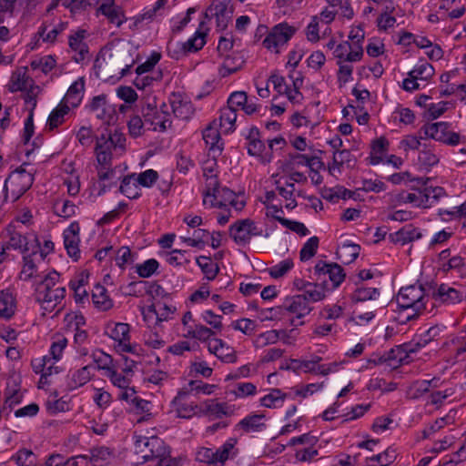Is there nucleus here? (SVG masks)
Wrapping results in <instances>:
<instances>
[{"label": "nucleus", "instance_id": "nucleus-18", "mask_svg": "<svg viewBox=\"0 0 466 466\" xmlns=\"http://www.w3.org/2000/svg\"><path fill=\"white\" fill-rule=\"evenodd\" d=\"M274 439H275V437L272 436L270 439V443L267 444L264 447V457L269 456V457L273 458L274 455L283 451L286 446L304 447L307 445H316L319 441L318 437L312 435L310 432L304 433L300 436L291 438L286 445L274 442Z\"/></svg>", "mask_w": 466, "mask_h": 466}, {"label": "nucleus", "instance_id": "nucleus-6", "mask_svg": "<svg viewBox=\"0 0 466 466\" xmlns=\"http://www.w3.org/2000/svg\"><path fill=\"white\" fill-rule=\"evenodd\" d=\"M67 346V339L62 335H56L50 346L49 355H45L32 360V368L43 379L58 372L55 364L63 357V352Z\"/></svg>", "mask_w": 466, "mask_h": 466}, {"label": "nucleus", "instance_id": "nucleus-21", "mask_svg": "<svg viewBox=\"0 0 466 466\" xmlns=\"http://www.w3.org/2000/svg\"><path fill=\"white\" fill-rule=\"evenodd\" d=\"M37 299L40 303L43 314L53 312L66 297L65 288H56L50 290H37Z\"/></svg>", "mask_w": 466, "mask_h": 466}, {"label": "nucleus", "instance_id": "nucleus-9", "mask_svg": "<svg viewBox=\"0 0 466 466\" xmlns=\"http://www.w3.org/2000/svg\"><path fill=\"white\" fill-rule=\"evenodd\" d=\"M32 172L23 167L13 171L5 179L4 190L6 200L16 201L33 184Z\"/></svg>", "mask_w": 466, "mask_h": 466}, {"label": "nucleus", "instance_id": "nucleus-29", "mask_svg": "<svg viewBox=\"0 0 466 466\" xmlns=\"http://www.w3.org/2000/svg\"><path fill=\"white\" fill-rule=\"evenodd\" d=\"M270 181L276 186L279 195L285 199L286 208L293 209L297 206L296 201L292 198L293 184L288 181L286 176H279V174L272 175Z\"/></svg>", "mask_w": 466, "mask_h": 466}, {"label": "nucleus", "instance_id": "nucleus-58", "mask_svg": "<svg viewBox=\"0 0 466 466\" xmlns=\"http://www.w3.org/2000/svg\"><path fill=\"white\" fill-rule=\"evenodd\" d=\"M17 466H35L37 461V456L33 451L22 448L19 449L12 457Z\"/></svg>", "mask_w": 466, "mask_h": 466}, {"label": "nucleus", "instance_id": "nucleus-11", "mask_svg": "<svg viewBox=\"0 0 466 466\" xmlns=\"http://www.w3.org/2000/svg\"><path fill=\"white\" fill-rule=\"evenodd\" d=\"M439 387V380H422L414 382L409 389L408 394L410 398L419 399L424 394L431 392L430 399L431 404H447L444 400L452 394L451 390H445L443 392L435 390Z\"/></svg>", "mask_w": 466, "mask_h": 466}, {"label": "nucleus", "instance_id": "nucleus-44", "mask_svg": "<svg viewBox=\"0 0 466 466\" xmlns=\"http://www.w3.org/2000/svg\"><path fill=\"white\" fill-rule=\"evenodd\" d=\"M360 249L359 245L346 239L339 245L337 255L342 263L350 264L359 256Z\"/></svg>", "mask_w": 466, "mask_h": 466}, {"label": "nucleus", "instance_id": "nucleus-17", "mask_svg": "<svg viewBox=\"0 0 466 466\" xmlns=\"http://www.w3.org/2000/svg\"><path fill=\"white\" fill-rule=\"evenodd\" d=\"M2 238L10 249H18L25 255L35 252L36 236L34 234L22 235L10 226L6 228L5 233L2 235Z\"/></svg>", "mask_w": 466, "mask_h": 466}, {"label": "nucleus", "instance_id": "nucleus-32", "mask_svg": "<svg viewBox=\"0 0 466 466\" xmlns=\"http://www.w3.org/2000/svg\"><path fill=\"white\" fill-rule=\"evenodd\" d=\"M221 131H218V123L214 121L203 131V139L208 147L209 154L219 156L223 149L220 138Z\"/></svg>", "mask_w": 466, "mask_h": 466}, {"label": "nucleus", "instance_id": "nucleus-31", "mask_svg": "<svg viewBox=\"0 0 466 466\" xmlns=\"http://www.w3.org/2000/svg\"><path fill=\"white\" fill-rule=\"evenodd\" d=\"M244 137L248 154L260 161L262 159V139L259 129L253 126L248 127L244 132Z\"/></svg>", "mask_w": 466, "mask_h": 466}, {"label": "nucleus", "instance_id": "nucleus-30", "mask_svg": "<svg viewBox=\"0 0 466 466\" xmlns=\"http://www.w3.org/2000/svg\"><path fill=\"white\" fill-rule=\"evenodd\" d=\"M22 142L25 147V154L29 155L35 148L42 145V138L35 136V127L33 122V115L30 114L24 122V128L21 137Z\"/></svg>", "mask_w": 466, "mask_h": 466}, {"label": "nucleus", "instance_id": "nucleus-12", "mask_svg": "<svg viewBox=\"0 0 466 466\" xmlns=\"http://www.w3.org/2000/svg\"><path fill=\"white\" fill-rule=\"evenodd\" d=\"M297 32V27L288 23L276 25L264 39L265 47L273 54H279Z\"/></svg>", "mask_w": 466, "mask_h": 466}, {"label": "nucleus", "instance_id": "nucleus-2", "mask_svg": "<svg viewBox=\"0 0 466 466\" xmlns=\"http://www.w3.org/2000/svg\"><path fill=\"white\" fill-rule=\"evenodd\" d=\"M202 198L206 208H224L230 206L236 211H240L246 205L243 193H236L226 187H220L218 182L214 186L205 185Z\"/></svg>", "mask_w": 466, "mask_h": 466}, {"label": "nucleus", "instance_id": "nucleus-14", "mask_svg": "<svg viewBox=\"0 0 466 466\" xmlns=\"http://www.w3.org/2000/svg\"><path fill=\"white\" fill-rule=\"evenodd\" d=\"M143 115L146 125L153 131L164 132L171 125L168 108L165 103H161L159 106L148 103L143 109Z\"/></svg>", "mask_w": 466, "mask_h": 466}, {"label": "nucleus", "instance_id": "nucleus-59", "mask_svg": "<svg viewBox=\"0 0 466 466\" xmlns=\"http://www.w3.org/2000/svg\"><path fill=\"white\" fill-rule=\"evenodd\" d=\"M92 357L97 369L103 371L104 376L116 366L113 358L102 350H95Z\"/></svg>", "mask_w": 466, "mask_h": 466}, {"label": "nucleus", "instance_id": "nucleus-60", "mask_svg": "<svg viewBox=\"0 0 466 466\" xmlns=\"http://www.w3.org/2000/svg\"><path fill=\"white\" fill-rule=\"evenodd\" d=\"M293 268V259L287 258L268 268L267 270L271 278L278 279L286 276Z\"/></svg>", "mask_w": 466, "mask_h": 466}, {"label": "nucleus", "instance_id": "nucleus-27", "mask_svg": "<svg viewBox=\"0 0 466 466\" xmlns=\"http://www.w3.org/2000/svg\"><path fill=\"white\" fill-rule=\"evenodd\" d=\"M85 91L86 78L84 76H79L69 86L61 101L75 109L82 103Z\"/></svg>", "mask_w": 466, "mask_h": 466}, {"label": "nucleus", "instance_id": "nucleus-51", "mask_svg": "<svg viewBox=\"0 0 466 466\" xmlns=\"http://www.w3.org/2000/svg\"><path fill=\"white\" fill-rule=\"evenodd\" d=\"M317 268L328 275L329 279L332 283L333 289L338 288L344 281L345 274L343 269L337 264H325L321 268L319 265H317Z\"/></svg>", "mask_w": 466, "mask_h": 466}, {"label": "nucleus", "instance_id": "nucleus-8", "mask_svg": "<svg viewBox=\"0 0 466 466\" xmlns=\"http://www.w3.org/2000/svg\"><path fill=\"white\" fill-rule=\"evenodd\" d=\"M236 439L227 440L219 448H200L197 452V460L209 466H224L225 462L237 454Z\"/></svg>", "mask_w": 466, "mask_h": 466}, {"label": "nucleus", "instance_id": "nucleus-54", "mask_svg": "<svg viewBox=\"0 0 466 466\" xmlns=\"http://www.w3.org/2000/svg\"><path fill=\"white\" fill-rule=\"evenodd\" d=\"M216 157L217 156L212 155L211 157H208L202 164L203 177L206 179L205 185L214 186L218 183V164Z\"/></svg>", "mask_w": 466, "mask_h": 466}, {"label": "nucleus", "instance_id": "nucleus-4", "mask_svg": "<svg viewBox=\"0 0 466 466\" xmlns=\"http://www.w3.org/2000/svg\"><path fill=\"white\" fill-rule=\"evenodd\" d=\"M126 149V137L117 131L102 134L96 140L95 153L96 165H111L113 156H120Z\"/></svg>", "mask_w": 466, "mask_h": 466}, {"label": "nucleus", "instance_id": "nucleus-48", "mask_svg": "<svg viewBox=\"0 0 466 466\" xmlns=\"http://www.w3.org/2000/svg\"><path fill=\"white\" fill-rule=\"evenodd\" d=\"M100 10L102 14L106 15L109 21L116 26H120L125 21H127V18L121 8L115 5L111 0H107L106 3L102 4Z\"/></svg>", "mask_w": 466, "mask_h": 466}, {"label": "nucleus", "instance_id": "nucleus-40", "mask_svg": "<svg viewBox=\"0 0 466 466\" xmlns=\"http://www.w3.org/2000/svg\"><path fill=\"white\" fill-rule=\"evenodd\" d=\"M389 154V141L384 137H380L373 141L369 157L370 164L377 166L386 159Z\"/></svg>", "mask_w": 466, "mask_h": 466}, {"label": "nucleus", "instance_id": "nucleus-24", "mask_svg": "<svg viewBox=\"0 0 466 466\" xmlns=\"http://www.w3.org/2000/svg\"><path fill=\"white\" fill-rule=\"evenodd\" d=\"M80 227L77 222H72L63 232L64 246L67 255L75 261L80 258Z\"/></svg>", "mask_w": 466, "mask_h": 466}, {"label": "nucleus", "instance_id": "nucleus-62", "mask_svg": "<svg viewBox=\"0 0 466 466\" xmlns=\"http://www.w3.org/2000/svg\"><path fill=\"white\" fill-rule=\"evenodd\" d=\"M329 293V289L325 285L310 283L306 293L302 296L306 298V301L319 302L323 300Z\"/></svg>", "mask_w": 466, "mask_h": 466}, {"label": "nucleus", "instance_id": "nucleus-50", "mask_svg": "<svg viewBox=\"0 0 466 466\" xmlns=\"http://www.w3.org/2000/svg\"><path fill=\"white\" fill-rule=\"evenodd\" d=\"M437 295L442 302L446 303H457L464 298L462 291L445 284L439 287Z\"/></svg>", "mask_w": 466, "mask_h": 466}, {"label": "nucleus", "instance_id": "nucleus-1", "mask_svg": "<svg viewBox=\"0 0 466 466\" xmlns=\"http://www.w3.org/2000/svg\"><path fill=\"white\" fill-rule=\"evenodd\" d=\"M134 450L141 454L142 463L156 461L157 466H177L178 461L171 457L170 448L157 436H143L137 431L133 435Z\"/></svg>", "mask_w": 466, "mask_h": 466}, {"label": "nucleus", "instance_id": "nucleus-45", "mask_svg": "<svg viewBox=\"0 0 466 466\" xmlns=\"http://www.w3.org/2000/svg\"><path fill=\"white\" fill-rule=\"evenodd\" d=\"M17 309L15 297L9 290L0 291V317L4 319L12 318Z\"/></svg>", "mask_w": 466, "mask_h": 466}, {"label": "nucleus", "instance_id": "nucleus-20", "mask_svg": "<svg viewBox=\"0 0 466 466\" xmlns=\"http://www.w3.org/2000/svg\"><path fill=\"white\" fill-rule=\"evenodd\" d=\"M90 109L103 123L111 125L116 121L115 106L110 104L105 95H98L90 102Z\"/></svg>", "mask_w": 466, "mask_h": 466}, {"label": "nucleus", "instance_id": "nucleus-57", "mask_svg": "<svg viewBox=\"0 0 466 466\" xmlns=\"http://www.w3.org/2000/svg\"><path fill=\"white\" fill-rule=\"evenodd\" d=\"M55 244L52 238L49 236L36 237V241L35 244V252L31 253L33 256H35L36 253H39V257L41 260H45V258L54 252Z\"/></svg>", "mask_w": 466, "mask_h": 466}, {"label": "nucleus", "instance_id": "nucleus-5", "mask_svg": "<svg viewBox=\"0 0 466 466\" xmlns=\"http://www.w3.org/2000/svg\"><path fill=\"white\" fill-rule=\"evenodd\" d=\"M411 188L410 192H402L400 195V201L414 208H429L444 195L443 188L428 186L422 181L420 185L413 184Z\"/></svg>", "mask_w": 466, "mask_h": 466}, {"label": "nucleus", "instance_id": "nucleus-36", "mask_svg": "<svg viewBox=\"0 0 466 466\" xmlns=\"http://www.w3.org/2000/svg\"><path fill=\"white\" fill-rule=\"evenodd\" d=\"M183 337L185 339H192L200 342H206L211 336L213 331L202 323H191L182 325Z\"/></svg>", "mask_w": 466, "mask_h": 466}, {"label": "nucleus", "instance_id": "nucleus-35", "mask_svg": "<svg viewBox=\"0 0 466 466\" xmlns=\"http://www.w3.org/2000/svg\"><path fill=\"white\" fill-rule=\"evenodd\" d=\"M216 388L217 386L213 384L200 383L198 385H195L194 381H190L189 390L183 389L179 390L172 402L174 405H183L185 404V401L189 398L191 391L195 390L197 393L210 395L215 391Z\"/></svg>", "mask_w": 466, "mask_h": 466}, {"label": "nucleus", "instance_id": "nucleus-28", "mask_svg": "<svg viewBox=\"0 0 466 466\" xmlns=\"http://www.w3.org/2000/svg\"><path fill=\"white\" fill-rule=\"evenodd\" d=\"M397 4L392 0L384 2L383 10L377 18V27L380 32H387L397 26V19L394 14L397 10Z\"/></svg>", "mask_w": 466, "mask_h": 466}, {"label": "nucleus", "instance_id": "nucleus-38", "mask_svg": "<svg viewBox=\"0 0 466 466\" xmlns=\"http://www.w3.org/2000/svg\"><path fill=\"white\" fill-rule=\"evenodd\" d=\"M211 297L210 286L208 283H201L185 300L187 308L208 305Z\"/></svg>", "mask_w": 466, "mask_h": 466}, {"label": "nucleus", "instance_id": "nucleus-47", "mask_svg": "<svg viewBox=\"0 0 466 466\" xmlns=\"http://www.w3.org/2000/svg\"><path fill=\"white\" fill-rule=\"evenodd\" d=\"M439 9L444 11L451 19L461 17L466 11L463 0H441Z\"/></svg>", "mask_w": 466, "mask_h": 466}, {"label": "nucleus", "instance_id": "nucleus-49", "mask_svg": "<svg viewBox=\"0 0 466 466\" xmlns=\"http://www.w3.org/2000/svg\"><path fill=\"white\" fill-rule=\"evenodd\" d=\"M237 117V112L228 107L221 110L218 127L220 128L222 134H229L235 131Z\"/></svg>", "mask_w": 466, "mask_h": 466}, {"label": "nucleus", "instance_id": "nucleus-10", "mask_svg": "<svg viewBox=\"0 0 466 466\" xmlns=\"http://www.w3.org/2000/svg\"><path fill=\"white\" fill-rule=\"evenodd\" d=\"M208 28L204 23L199 25L194 35L186 42L169 41L167 44V53L171 58L179 59L187 52H196L201 49L206 44Z\"/></svg>", "mask_w": 466, "mask_h": 466}, {"label": "nucleus", "instance_id": "nucleus-33", "mask_svg": "<svg viewBox=\"0 0 466 466\" xmlns=\"http://www.w3.org/2000/svg\"><path fill=\"white\" fill-rule=\"evenodd\" d=\"M170 106L174 115L181 119H188L194 114V107L190 100L179 94L171 96Z\"/></svg>", "mask_w": 466, "mask_h": 466}, {"label": "nucleus", "instance_id": "nucleus-52", "mask_svg": "<svg viewBox=\"0 0 466 466\" xmlns=\"http://www.w3.org/2000/svg\"><path fill=\"white\" fill-rule=\"evenodd\" d=\"M196 262L207 280L211 281L216 279L219 268L215 261L208 257L200 256L197 258Z\"/></svg>", "mask_w": 466, "mask_h": 466}, {"label": "nucleus", "instance_id": "nucleus-63", "mask_svg": "<svg viewBox=\"0 0 466 466\" xmlns=\"http://www.w3.org/2000/svg\"><path fill=\"white\" fill-rule=\"evenodd\" d=\"M95 368L92 365H86L74 371L71 375V383L73 387H80L89 381L94 375Z\"/></svg>", "mask_w": 466, "mask_h": 466}, {"label": "nucleus", "instance_id": "nucleus-26", "mask_svg": "<svg viewBox=\"0 0 466 466\" xmlns=\"http://www.w3.org/2000/svg\"><path fill=\"white\" fill-rule=\"evenodd\" d=\"M205 343H207L208 351L222 361L227 363H233L236 361V355L233 348L221 339L213 338V336H211Z\"/></svg>", "mask_w": 466, "mask_h": 466}, {"label": "nucleus", "instance_id": "nucleus-53", "mask_svg": "<svg viewBox=\"0 0 466 466\" xmlns=\"http://www.w3.org/2000/svg\"><path fill=\"white\" fill-rule=\"evenodd\" d=\"M160 264L156 258H148L135 266V272L142 279H148L157 273Z\"/></svg>", "mask_w": 466, "mask_h": 466}, {"label": "nucleus", "instance_id": "nucleus-16", "mask_svg": "<svg viewBox=\"0 0 466 466\" xmlns=\"http://www.w3.org/2000/svg\"><path fill=\"white\" fill-rule=\"evenodd\" d=\"M233 8L227 0H215L206 11V16L214 22L218 30H225L232 20Z\"/></svg>", "mask_w": 466, "mask_h": 466}, {"label": "nucleus", "instance_id": "nucleus-7", "mask_svg": "<svg viewBox=\"0 0 466 466\" xmlns=\"http://www.w3.org/2000/svg\"><path fill=\"white\" fill-rule=\"evenodd\" d=\"M424 290L420 286L402 288L397 296V304L402 310L403 319H412L423 307Z\"/></svg>", "mask_w": 466, "mask_h": 466}, {"label": "nucleus", "instance_id": "nucleus-64", "mask_svg": "<svg viewBox=\"0 0 466 466\" xmlns=\"http://www.w3.org/2000/svg\"><path fill=\"white\" fill-rule=\"evenodd\" d=\"M319 239L316 236L308 238L299 251V259L302 262L309 261L316 255L319 248Z\"/></svg>", "mask_w": 466, "mask_h": 466}, {"label": "nucleus", "instance_id": "nucleus-46", "mask_svg": "<svg viewBox=\"0 0 466 466\" xmlns=\"http://www.w3.org/2000/svg\"><path fill=\"white\" fill-rule=\"evenodd\" d=\"M92 302L98 310L102 311L108 310L113 307V300L106 289L100 284H96L92 290Z\"/></svg>", "mask_w": 466, "mask_h": 466}, {"label": "nucleus", "instance_id": "nucleus-13", "mask_svg": "<svg viewBox=\"0 0 466 466\" xmlns=\"http://www.w3.org/2000/svg\"><path fill=\"white\" fill-rule=\"evenodd\" d=\"M423 133L427 138H431L449 146L466 143V137H461L459 133L450 130V125L447 122L425 125L423 127Z\"/></svg>", "mask_w": 466, "mask_h": 466}, {"label": "nucleus", "instance_id": "nucleus-19", "mask_svg": "<svg viewBox=\"0 0 466 466\" xmlns=\"http://www.w3.org/2000/svg\"><path fill=\"white\" fill-rule=\"evenodd\" d=\"M283 306L285 310L291 317V323L294 326L302 325V321H298L300 319L307 316L310 311L311 308L306 301V298L302 295L289 296L284 299Z\"/></svg>", "mask_w": 466, "mask_h": 466}, {"label": "nucleus", "instance_id": "nucleus-23", "mask_svg": "<svg viewBox=\"0 0 466 466\" xmlns=\"http://www.w3.org/2000/svg\"><path fill=\"white\" fill-rule=\"evenodd\" d=\"M332 55L337 64L359 62L363 57V46H352L348 41H342L336 46Z\"/></svg>", "mask_w": 466, "mask_h": 466}, {"label": "nucleus", "instance_id": "nucleus-37", "mask_svg": "<svg viewBox=\"0 0 466 466\" xmlns=\"http://www.w3.org/2000/svg\"><path fill=\"white\" fill-rule=\"evenodd\" d=\"M367 410H360L358 411V410H350L347 412H343L344 410H324L321 417L324 420L330 421L341 419L339 424H344L345 422L362 417Z\"/></svg>", "mask_w": 466, "mask_h": 466}, {"label": "nucleus", "instance_id": "nucleus-25", "mask_svg": "<svg viewBox=\"0 0 466 466\" xmlns=\"http://www.w3.org/2000/svg\"><path fill=\"white\" fill-rule=\"evenodd\" d=\"M79 458L89 461L92 466H113L116 454L112 449L99 446L92 448L88 454L79 455Z\"/></svg>", "mask_w": 466, "mask_h": 466}, {"label": "nucleus", "instance_id": "nucleus-15", "mask_svg": "<svg viewBox=\"0 0 466 466\" xmlns=\"http://www.w3.org/2000/svg\"><path fill=\"white\" fill-rule=\"evenodd\" d=\"M433 74V66L425 60H420L403 79L402 87L410 92L417 90L424 86Z\"/></svg>", "mask_w": 466, "mask_h": 466}, {"label": "nucleus", "instance_id": "nucleus-55", "mask_svg": "<svg viewBox=\"0 0 466 466\" xmlns=\"http://www.w3.org/2000/svg\"><path fill=\"white\" fill-rule=\"evenodd\" d=\"M120 191L128 198H137L140 196V187L135 178V174L125 177L120 185Z\"/></svg>", "mask_w": 466, "mask_h": 466}, {"label": "nucleus", "instance_id": "nucleus-39", "mask_svg": "<svg viewBox=\"0 0 466 466\" xmlns=\"http://www.w3.org/2000/svg\"><path fill=\"white\" fill-rule=\"evenodd\" d=\"M63 170L66 175L64 177V183L66 186L67 193L73 197L76 196L80 191L78 172L71 162L64 163Z\"/></svg>", "mask_w": 466, "mask_h": 466}, {"label": "nucleus", "instance_id": "nucleus-61", "mask_svg": "<svg viewBox=\"0 0 466 466\" xmlns=\"http://www.w3.org/2000/svg\"><path fill=\"white\" fill-rule=\"evenodd\" d=\"M390 119L395 125L408 126L413 123L415 116L410 108L399 106L391 113Z\"/></svg>", "mask_w": 466, "mask_h": 466}, {"label": "nucleus", "instance_id": "nucleus-3", "mask_svg": "<svg viewBox=\"0 0 466 466\" xmlns=\"http://www.w3.org/2000/svg\"><path fill=\"white\" fill-rule=\"evenodd\" d=\"M106 332L114 341L113 348L118 354H131L140 358L144 355V350L137 343L130 340V327L127 323L110 322L106 327Z\"/></svg>", "mask_w": 466, "mask_h": 466}, {"label": "nucleus", "instance_id": "nucleus-22", "mask_svg": "<svg viewBox=\"0 0 466 466\" xmlns=\"http://www.w3.org/2000/svg\"><path fill=\"white\" fill-rule=\"evenodd\" d=\"M258 234V228L249 219L238 221L229 228L230 237L238 244H246Z\"/></svg>", "mask_w": 466, "mask_h": 466}, {"label": "nucleus", "instance_id": "nucleus-43", "mask_svg": "<svg viewBox=\"0 0 466 466\" xmlns=\"http://www.w3.org/2000/svg\"><path fill=\"white\" fill-rule=\"evenodd\" d=\"M209 232L202 228L188 230L187 235L181 236L180 240L186 245L193 248H202L208 239Z\"/></svg>", "mask_w": 466, "mask_h": 466}, {"label": "nucleus", "instance_id": "nucleus-41", "mask_svg": "<svg viewBox=\"0 0 466 466\" xmlns=\"http://www.w3.org/2000/svg\"><path fill=\"white\" fill-rule=\"evenodd\" d=\"M71 110H73V108L60 101L48 116L46 121L47 128L54 129L62 125Z\"/></svg>", "mask_w": 466, "mask_h": 466}, {"label": "nucleus", "instance_id": "nucleus-56", "mask_svg": "<svg viewBox=\"0 0 466 466\" xmlns=\"http://www.w3.org/2000/svg\"><path fill=\"white\" fill-rule=\"evenodd\" d=\"M31 255L32 254H25L23 258V266L19 278L25 281L32 279L37 273V259Z\"/></svg>", "mask_w": 466, "mask_h": 466}, {"label": "nucleus", "instance_id": "nucleus-34", "mask_svg": "<svg viewBox=\"0 0 466 466\" xmlns=\"http://www.w3.org/2000/svg\"><path fill=\"white\" fill-rule=\"evenodd\" d=\"M87 33L84 29H78L72 33L69 36V46L78 56H75L76 62L85 59L88 53L86 43Z\"/></svg>", "mask_w": 466, "mask_h": 466}, {"label": "nucleus", "instance_id": "nucleus-42", "mask_svg": "<svg viewBox=\"0 0 466 466\" xmlns=\"http://www.w3.org/2000/svg\"><path fill=\"white\" fill-rule=\"evenodd\" d=\"M157 291L158 294L165 293V297L167 299L166 301L156 302L160 321H167L174 318L177 311V307L171 299H169L167 293H166L161 287L158 286L157 288Z\"/></svg>", "mask_w": 466, "mask_h": 466}]
</instances>
